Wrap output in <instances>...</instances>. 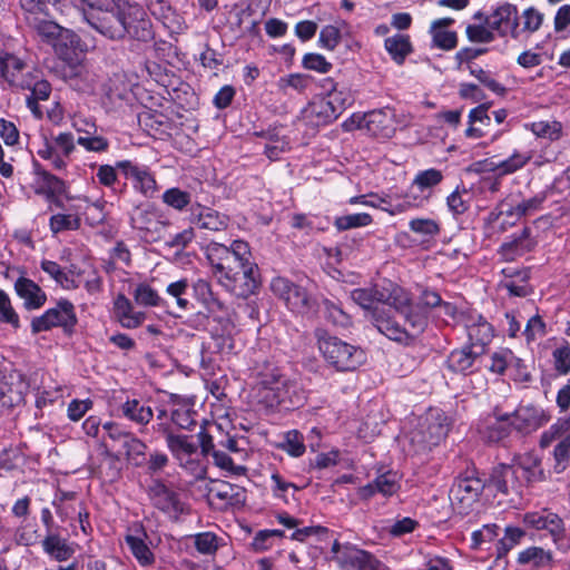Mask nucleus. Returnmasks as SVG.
Wrapping results in <instances>:
<instances>
[{"instance_id":"17","label":"nucleus","mask_w":570,"mask_h":570,"mask_svg":"<svg viewBox=\"0 0 570 570\" xmlns=\"http://www.w3.org/2000/svg\"><path fill=\"white\" fill-rule=\"evenodd\" d=\"M489 487L494 488L498 492L511 497L510 502H514V497H521V482L518 478V470L508 464H499L493 468L489 479Z\"/></svg>"},{"instance_id":"6","label":"nucleus","mask_w":570,"mask_h":570,"mask_svg":"<svg viewBox=\"0 0 570 570\" xmlns=\"http://www.w3.org/2000/svg\"><path fill=\"white\" fill-rule=\"evenodd\" d=\"M50 16H26L28 26L41 41L53 47L56 53L63 60L71 61L67 42L73 45L76 35L48 19Z\"/></svg>"},{"instance_id":"14","label":"nucleus","mask_w":570,"mask_h":570,"mask_svg":"<svg viewBox=\"0 0 570 570\" xmlns=\"http://www.w3.org/2000/svg\"><path fill=\"white\" fill-rule=\"evenodd\" d=\"M116 167L121 170L125 177L132 183L136 191L147 198H154L159 190L157 180L151 170L145 166L130 160L118 161Z\"/></svg>"},{"instance_id":"52","label":"nucleus","mask_w":570,"mask_h":570,"mask_svg":"<svg viewBox=\"0 0 570 570\" xmlns=\"http://www.w3.org/2000/svg\"><path fill=\"white\" fill-rule=\"evenodd\" d=\"M49 227L55 235L65 230H77L80 227V218L72 214H56L50 217Z\"/></svg>"},{"instance_id":"42","label":"nucleus","mask_w":570,"mask_h":570,"mask_svg":"<svg viewBox=\"0 0 570 570\" xmlns=\"http://www.w3.org/2000/svg\"><path fill=\"white\" fill-rule=\"evenodd\" d=\"M384 47L393 60L397 63H402L406 56L412 51L409 36L401 33L386 38L384 41Z\"/></svg>"},{"instance_id":"47","label":"nucleus","mask_w":570,"mask_h":570,"mask_svg":"<svg viewBox=\"0 0 570 570\" xmlns=\"http://www.w3.org/2000/svg\"><path fill=\"white\" fill-rule=\"evenodd\" d=\"M511 428L510 414L500 415L487 426V438L490 442H499L509 435Z\"/></svg>"},{"instance_id":"46","label":"nucleus","mask_w":570,"mask_h":570,"mask_svg":"<svg viewBox=\"0 0 570 570\" xmlns=\"http://www.w3.org/2000/svg\"><path fill=\"white\" fill-rule=\"evenodd\" d=\"M41 269L47 273L50 277H52L57 284H59L65 289H75L78 287L75 279L71 278L61 266L53 261H42Z\"/></svg>"},{"instance_id":"13","label":"nucleus","mask_w":570,"mask_h":570,"mask_svg":"<svg viewBox=\"0 0 570 570\" xmlns=\"http://www.w3.org/2000/svg\"><path fill=\"white\" fill-rule=\"evenodd\" d=\"M566 423H556L544 431L540 439L542 448L550 446L557 442L553 451L554 469L563 471L570 463V433H567Z\"/></svg>"},{"instance_id":"26","label":"nucleus","mask_w":570,"mask_h":570,"mask_svg":"<svg viewBox=\"0 0 570 570\" xmlns=\"http://www.w3.org/2000/svg\"><path fill=\"white\" fill-rule=\"evenodd\" d=\"M14 291L23 299V305L29 311L42 307L47 301V295L42 288L32 279L23 276L16 281Z\"/></svg>"},{"instance_id":"24","label":"nucleus","mask_w":570,"mask_h":570,"mask_svg":"<svg viewBox=\"0 0 570 570\" xmlns=\"http://www.w3.org/2000/svg\"><path fill=\"white\" fill-rule=\"evenodd\" d=\"M130 225L145 234V236L158 235L165 223L159 219L157 212L151 206L136 207L130 215Z\"/></svg>"},{"instance_id":"57","label":"nucleus","mask_w":570,"mask_h":570,"mask_svg":"<svg viewBox=\"0 0 570 570\" xmlns=\"http://www.w3.org/2000/svg\"><path fill=\"white\" fill-rule=\"evenodd\" d=\"M537 137L556 140L561 134V124L558 121H535L525 125Z\"/></svg>"},{"instance_id":"49","label":"nucleus","mask_w":570,"mask_h":570,"mask_svg":"<svg viewBox=\"0 0 570 570\" xmlns=\"http://www.w3.org/2000/svg\"><path fill=\"white\" fill-rule=\"evenodd\" d=\"M328 87V100L341 115L343 110L350 107L354 101V96L348 89L337 90L331 79L326 80Z\"/></svg>"},{"instance_id":"61","label":"nucleus","mask_w":570,"mask_h":570,"mask_svg":"<svg viewBox=\"0 0 570 570\" xmlns=\"http://www.w3.org/2000/svg\"><path fill=\"white\" fill-rule=\"evenodd\" d=\"M134 298L136 303L144 306H158L160 304V296L148 284L141 283L137 285L134 291Z\"/></svg>"},{"instance_id":"1","label":"nucleus","mask_w":570,"mask_h":570,"mask_svg":"<svg viewBox=\"0 0 570 570\" xmlns=\"http://www.w3.org/2000/svg\"><path fill=\"white\" fill-rule=\"evenodd\" d=\"M206 257L214 276L228 292L239 297L255 293L258 287V268L250 261L252 253L246 242L234 240L229 247L210 243L206 247Z\"/></svg>"},{"instance_id":"64","label":"nucleus","mask_w":570,"mask_h":570,"mask_svg":"<svg viewBox=\"0 0 570 570\" xmlns=\"http://www.w3.org/2000/svg\"><path fill=\"white\" fill-rule=\"evenodd\" d=\"M554 370L566 375L570 372V345H564L556 348L552 352Z\"/></svg>"},{"instance_id":"63","label":"nucleus","mask_w":570,"mask_h":570,"mask_svg":"<svg viewBox=\"0 0 570 570\" xmlns=\"http://www.w3.org/2000/svg\"><path fill=\"white\" fill-rule=\"evenodd\" d=\"M466 36L468 39L472 42L478 43H489L492 42L495 38L494 31L484 24H469L466 27Z\"/></svg>"},{"instance_id":"15","label":"nucleus","mask_w":570,"mask_h":570,"mask_svg":"<svg viewBox=\"0 0 570 570\" xmlns=\"http://www.w3.org/2000/svg\"><path fill=\"white\" fill-rule=\"evenodd\" d=\"M147 493L153 505L168 514L169 518L177 519L183 513L184 503L179 493L173 487L160 480H154L148 487Z\"/></svg>"},{"instance_id":"43","label":"nucleus","mask_w":570,"mask_h":570,"mask_svg":"<svg viewBox=\"0 0 570 570\" xmlns=\"http://www.w3.org/2000/svg\"><path fill=\"white\" fill-rule=\"evenodd\" d=\"M256 377L258 384L265 389L276 391L285 375L276 365L269 362H265L264 364L256 367Z\"/></svg>"},{"instance_id":"9","label":"nucleus","mask_w":570,"mask_h":570,"mask_svg":"<svg viewBox=\"0 0 570 570\" xmlns=\"http://www.w3.org/2000/svg\"><path fill=\"white\" fill-rule=\"evenodd\" d=\"M269 287L294 313L306 314L314 307V302L306 289L285 277H274Z\"/></svg>"},{"instance_id":"19","label":"nucleus","mask_w":570,"mask_h":570,"mask_svg":"<svg viewBox=\"0 0 570 570\" xmlns=\"http://www.w3.org/2000/svg\"><path fill=\"white\" fill-rule=\"evenodd\" d=\"M207 495L210 504L218 509L238 505L245 501L244 489L225 481H213Z\"/></svg>"},{"instance_id":"12","label":"nucleus","mask_w":570,"mask_h":570,"mask_svg":"<svg viewBox=\"0 0 570 570\" xmlns=\"http://www.w3.org/2000/svg\"><path fill=\"white\" fill-rule=\"evenodd\" d=\"M484 23L500 37L510 36L518 39L520 36V14L515 4L503 2L484 17Z\"/></svg>"},{"instance_id":"31","label":"nucleus","mask_w":570,"mask_h":570,"mask_svg":"<svg viewBox=\"0 0 570 570\" xmlns=\"http://www.w3.org/2000/svg\"><path fill=\"white\" fill-rule=\"evenodd\" d=\"M115 309L118 321L122 327L136 328L145 320V313L134 312L130 301L122 294H119L115 301Z\"/></svg>"},{"instance_id":"32","label":"nucleus","mask_w":570,"mask_h":570,"mask_svg":"<svg viewBox=\"0 0 570 570\" xmlns=\"http://www.w3.org/2000/svg\"><path fill=\"white\" fill-rule=\"evenodd\" d=\"M400 484L397 482L396 473L386 472L379 475L374 482L366 484L361 489V497L367 499L375 492H380L383 495H392L397 492Z\"/></svg>"},{"instance_id":"21","label":"nucleus","mask_w":570,"mask_h":570,"mask_svg":"<svg viewBox=\"0 0 570 570\" xmlns=\"http://www.w3.org/2000/svg\"><path fill=\"white\" fill-rule=\"evenodd\" d=\"M189 212L190 224L200 229L220 232L226 229L229 223L228 216L200 204L191 205Z\"/></svg>"},{"instance_id":"34","label":"nucleus","mask_w":570,"mask_h":570,"mask_svg":"<svg viewBox=\"0 0 570 570\" xmlns=\"http://www.w3.org/2000/svg\"><path fill=\"white\" fill-rule=\"evenodd\" d=\"M149 538L150 537H125L126 543L131 553L141 566H149L155 561L150 547H155L160 540L157 538V542H154L153 540L146 542Z\"/></svg>"},{"instance_id":"16","label":"nucleus","mask_w":570,"mask_h":570,"mask_svg":"<svg viewBox=\"0 0 570 570\" xmlns=\"http://www.w3.org/2000/svg\"><path fill=\"white\" fill-rule=\"evenodd\" d=\"M122 20L126 28L125 37L129 36L145 42L153 39L151 22L141 7L124 3Z\"/></svg>"},{"instance_id":"8","label":"nucleus","mask_w":570,"mask_h":570,"mask_svg":"<svg viewBox=\"0 0 570 570\" xmlns=\"http://www.w3.org/2000/svg\"><path fill=\"white\" fill-rule=\"evenodd\" d=\"M77 322L73 304L68 299H60L55 307L47 309L41 316L32 318L31 331L33 334H38L60 326L66 333H72Z\"/></svg>"},{"instance_id":"40","label":"nucleus","mask_w":570,"mask_h":570,"mask_svg":"<svg viewBox=\"0 0 570 570\" xmlns=\"http://www.w3.org/2000/svg\"><path fill=\"white\" fill-rule=\"evenodd\" d=\"M121 413L125 417L141 425L149 423L154 416L151 407L136 399L126 401L121 405Z\"/></svg>"},{"instance_id":"38","label":"nucleus","mask_w":570,"mask_h":570,"mask_svg":"<svg viewBox=\"0 0 570 570\" xmlns=\"http://www.w3.org/2000/svg\"><path fill=\"white\" fill-rule=\"evenodd\" d=\"M88 128L83 129L79 127L78 122H75V127L78 131H83L85 136H80L77 142L88 151L102 153L109 147V141L102 136L94 135L96 132L95 124H87Z\"/></svg>"},{"instance_id":"41","label":"nucleus","mask_w":570,"mask_h":570,"mask_svg":"<svg viewBox=\"0 0 570 570\" xmlns=\"http://www.w3.org/2000/svg\"><path fill=\"white\" fill-rule=\"evenodd\" d=\"M544 197L534 196L529 199H523L522 202L512 205L508 203H502L501 214L508 217H515L517 219L530 215L533 212L538 210L543 202Z\"/></svg>"},{"instance_id":"10","label":"nucleus","mask_w":570,"mask_h":570,"mask_svg":"<svg viewBox=\"0 0 570 570\" xmlns=\"http://www.w3.org/2000/svg\"><path fill=\"white\" fill-rule=\"evenodd\" d=\"M335 560L346 570H387L386 566L371 553L351 544H341L337 540L332 547Z\"/></svg>"},{"instance_id":"44","label":"nucleus","mask_w":570,"mask_h":570,"mask_svg":"<svg viewBox=\"0 0 570 570\" xmlns=\"http://www.w3.org/2000/svg\"><path fill=\"white\" fill-rule=\"evenodd\" d=\"M20 89L30 90L29 97L37 100H47L51 94V85L45 79H38L28 73L22 82L19 83Z\"/></svg>"},{"instance_id":"62","label":"nucleus","mask_w":570,"mask_h":570,"mask_svg":"<svg viewBox=\"0 0 570 570\" xmlns=\"http://www.w3.org/2000/svg\"><path fill=\"white\" fill-rule=\"evenodd\" d=\"M443 179L442 171L435 168L422 170L415 176L413 184L424 190L439 185Z\"/></svg>"},{"instance_id":"11","label":"nucleus","mask_w":570,"mask_h":570,"mask_svg":"<svg viewBox=\"0 0 570 570\" xmlns=\"http://www.w3.org/2000/svg\"><path fill=\"white\" fill-rule=\"evenodd\" d=\"M450 430L448 417L440 411L430 412L412 433V441L431 449L445 439Z\"/></svg>"},{"instance_id":"45","label":"nucleus","mask_w":570,"mask_h":570,"mask_svg":"<svg viewBox=\"0 0 570 570\" xmlns=\"http://www.w3.org/2000/svg\"><path fill=\"white\" fill-rule=\"evenodd\" d=\"M122 448L127 460L134 465L141 466L146 462L147 445L134 434L126 436Z\"/></svg>"},{"instance_id":"18","label":"nucleus","mask_w":570,"mask_h":570,"mask_svg":"<svg viewBox=\"0 0 570 570\" xmlns=\"http://www.w3.org/2000/svg\"><path fill=\"white\" fill-rule=\"evenodd\" d=\"M33 171L37 177L36 194L42 195L48 202L55 203L57 206L61 207L62 203L58 200V197L66 193V183L42 168L38 161H33Z\"/></svg>"},{"instance_id":"3","label":"nucleus","mask_w":570,"mask_h":570,"mask_svg":"<svg viewBox=\"0 0 570 570\" xmlns=\"http://www.w3.org/2000/svg\"><path fill=\"white\" fill-rule=\"evenodd\" d=\"M383 294L382 305L393 307L404 320L401 330L405 332L406 337L394 341L409 344L425 331L429 323V313L423 311L420 305H415L411 294L394 283L389 282L383 285Z\"/></svg>"},{"instance_id":"55","label":"nucleus","mask_w":570,"mask_h":570,"mask_svg":"<svg viewBox=\"0 0 570 570\" xmlns=\"http://www.w3.org/2000/svg\"><path fill=\"white\" fill-rule=\"evenodd\" d=\"M161 199L167 206L181 212L190 204V194L180 188L173 187L165 190Z\"/></svg>"},{"instance_id":"39","label":"nucleus","mask_w":570,"mask_h":570,"mask_svg":"<svg viewBox=\"0 0 570 570\" xmlns=\"http://www.w3.org/2000/svg\"><path fill=\"white\" fill-rule=\"evenodd\" d=\"M512 466L518 470V478L521 474L528 482L540 481L543 478L540 460L530 453L521 455L518 463Z\"/></svg>"},{"instance_id":"59","label":"nucleus","mask_w":570,"mask_h":570,"mask_svg":"<svg viewBox=\"0 0 570 570\" xmlns=\"http://www.w3.org/2000/svg\"><path fill=\"white\" fill-rule=\"evenodd\" d=\"M409 228L424 238H433L440 233L439 224L431 218H414L410 220Z\"/></svg>"},{"instance_id":"37","label":"nucleus","mask_w":570,"mask_h":570,"mask_svg":"<svg viewBox=\"0 0 570 570\" xmlns=\"http://www.w3.org/2000/svg\"><path fill=\"white\" fill-rule=\"evenodd\" d=\"M275 392L279 403H288L291 406H301L305 400L298 383L287 377H284Z\"/></svg>"},{"instance_id":"2","label":"nucleus","mask_w":570,"mask_h":570,"mask_svg":"<svg viewBox=\"0 0 570 570\" xmlns=\"http://www.w3.org/2000/svg\"><path fill=\"white\" fill-rule=\"evenodd\" d=\"M350 297L363 309L364 318L381 334L390 340L406 337L405 332L401 330V324L391 316L390 309L382 305L384 301L383 285L354 288L351 291Z\"/></svg>"},{"instance_id":"28","label":"nucleus","mask_w":570,"mask_h":570,"mask_svg":"<svg viewBox=\"0 0 570 570\" xmlns=\"http://www.w3.org/2000/svg\"><path fill=\"white\" fill-rule=\"evenodd\" d=\"M26 68V62L13 53H0V75L12 87L19 88L24 77L21 72Z\"/></svg>"},{"instance_id":"22","label":"nucleus","mask_w":570,"mask_h":570,"mask_svg":"<svg viewBox=\"0 0 570 570\" xmlns=\"http://www.w3.org/2000/svg\"><path fill=\"white\" fill-rule=\"evenodd\" d=\"M26 390L27 384L20 374L0 380V413L21 404Z\"/></svg>"},{"instance_id":"50","label":"nucleus","mask_w":570,"mask_h":570,"mask_svg":"<svg viewBox=\"0 0 570 570\" xmlns=\"http://www.w3.org/2000/svg\"><path fill=\"white\" fill-rule=\"evenodd\" d=\"M279 448L287 452L291 456L298 458L305 452L304 436L297 430H291L285 433Z\"/></svg>"},{"instance_id":"4","label":"nucleus","mask_w":570,"mask_h":570,"mask_svg":"<svg viewBox=\"0 0 570 570\" xmlns=\"http://www.w3.org/2000/svg\"><path fill=\"white\" fill-rule=\"evenodd\" d=\"M315 335L322 355L337 371H354L364 362V352L360 347L331 336L322 328H317Z\"/></svg>"},{"instance_id":"23","label":"nucleus","mask_w":570,"mask_h":570,"mask_svg":"<svg viewBox=\"0 0 570 570\" xmlns=\"http://www.w3.org/2000/svg\"><path fill=\"white\" fill-rule=\"evenodd\" d=\"M523 522L528 529L547 531L549 534H560L564 531L562 519L548 510L525 513Z\"/></svg>"},{"instance_id":"20","label":"nucleus","mask_w":570,"mask_h":570,"mask_svg":"<svg viewBox=\"0 0 570 570\" xmlns=\"http://www.w3.org/2000/svg\"><path fill=\"white\" fill-rule=\"evenodd\" d=\"M464 326L470 342L469 346L481 348L483 354L485 346L494 336L492 325L482 315L470 313L465 317Z\"/></svg>"},{"instance_id":"27","label":"nucleus","mask_w":570,"mask_h":570,"mask_svg":"<svg viewBox=\"0 0 570 570\" xmlns=\"http://www.w3.org/2000/svg\"><path fill=\"white\" fill-rule=\"evenodd\" d=\"M535 245L537 242L531 236V229L529 227H524L519 236H514L511 240L503 243L500 246L499 253L505 261L512 262L531 252Z\"/></svg>"},{"instance_id":"5","label":"nucleus","mask_w":570,"mask_h":570,"mask_svg":"<svg viewBox=\"0 0 570 570\" xmlns=\"http://www.w3.org/2000/svg\"><path fill=\"white\" fill-rule=\"evenodd\" d=\"M487 483L476 470L466 469L454 481L450 490V501L454 511L459 514H469L478 504Z\"/></svg>"},{"instance_id":"29","label":"nucleus","mask_w":570,"mask_h":570,"mask_svg":"<svg viewBox=\"0 0 570 570\" xmlns=\"http://www.w3.org/2000/svg\"><path fill=\"white\" fill-rule=\"evenodd\" d=\"M481 355V348H473L469 345L454 350L448 357V367L453 372L466 373L471 371L475 361Z\"/></svg>"},{"instance_id":"56","label":"nucleus","mask_w":570,"mask_h":570,"mask_svg":"<svg viewBox=\"0 0 570 570\" xmlns=\"http://www.w3.org/2000/svg\"><path fill=\"white\" fill-rule=\"evenodd\" d=\"M365 121L368 130H371L374 135L387 137L392 131V129L386 125L390 122L389 116L381 110L371 111L367 114Z\"/></svg>"},{"instance_id":"7","label":"nucleus","mask_w":570,"mask_h":570,"mask_svg":"<svg viewBox=\"0 0 570 570\" xmlns=\"http://www.w3.org/2000/svg\"><path fill=\"white\" fill-rule=\"evenodd\" d=\"M124 3L95 11H83V20L96 31L110 40L125 38L126 28L122 20Z\"/></svg>"},{"instance_id":"48","label":"nucleus","mask_w":570,"mask_h":570,"mask_svg":"<svg viewBox=\"0 0 570 570\" xmlns=\"http://www.w3.org/2000/svg\"><path fill=\"white\" fill-rule=\"evenodd\" d=\"M372 216L367 213H357L338 216L334 220L337 230H347L352 228L365 227L372 224Z\"/></svg>"},{"instance_id":"25","label":"nucleus","mask_w":570,"mask_h":570,"mask_svg":"<svg viewBox=\"0 0 570 570\" xmlns=\"http://www.w3.org/2000/svg\"><path fill=\"white\" fill-rule=\"evenodd\" d=\"M510 417L512 428L520 433L534 431L547 421L543 413L532 405L518 407Z\"/></svg>"},{"instance_id":"54","label":"nucleus","mask_w":570,"mask_h":570,"mask_svg":"<svg viewBox=\"0 0 570 570\" xmlns=\"http://www.w3.org/2000/svg\"><path fill=\"white\" fill-rule=\"evenodd\" d=\"M512 363H515L519 366L521 365V360L515 357L510 350H500L492 354L489 368L493 373L503 374Z\"/></svg>"},{"instance_id":"36","label":"nucleus","mask_w":570,"mask_h":570,"mask_svg":"<svg viewBox=\"0 0 570 570\" xmlns=\"http://www.w3.org/2000/svg\"><path fill=\"white\" fill-rule=\"evenodd\" d=\"M320 312L334 326L348 327L352 324L351 315L343 309L338 302L328 298L322 299Z\"/></svg>"},{"instance_id":"58","label":"nucleus","mask_w":570,"mask_h":570,"mask_svg":"<svg viewBox=\"0 0 570 570\" xmlns=\"http://www.w3.org/2000/svg\"><path fill=\"white\" fill-rule=\"evenodd\" d=\"M309 114L315 116L318 119V122L323 124L335 120L340 116L328 98L313 102L309 107Z\"/></svg>"},{"instance_id":"30","label":"nucleus","mask_w":570,"mask_h":570,"mask_svg":"<svg viewBox=\"0 0 570 570\" xmlns=\"http://www.w3.org/2000/svg\"><path fill=\"white\" fill-rule=\"evenodd\" d=\"M165 435L168 449L179 462L197 452L198 444L193 441L191 436L174 434L167 430H165Z\"/></svg>"},{"instance_id":"51","label":"nucleus","mask_w":570,"mask_h":570,"mask_svg":"<svg viewBox=\"0 0 570 570\" xmlns=\"http://www.w3.org/2000/svg\"><path fill=\"white\" fill-rule=\"evenodd\" d=\"M550 561L551 554L538 547L528 548L521 551L518 556V562L520 564L531 563L534 567H543L549 564Z\"/></svg>"},{"instance_id":"35","label":"nucleus","mask_w":570,"mask_h":570,"mask_svg":"<svg viewBox=\"0 0 570 570\" xmlns=\"http://www.w3.org/2000/svg\"><path fill=\"white\" fill-rule=\"evenodd\" d=\"M193 289L196 298L205 305L208 313L225 312V304L214 294L212 285L207 281L197 279Z\"/></svg>"},{"instance_id":"60","label":"nucleus","mask_w":570,"mask_h":570,"mask_svg":"<svg viewBox=\"0 0 570 570\" xmlns=\"http://www.w3.org/2000/svg\"><path fill=\"white\" fill-rule=\"evenodd\" d=\"M520 18L522 19V28L520 29V33H534L541 28L544 16L534 7H529L523 10Z\"/></svg>"},{"instance_id":"33","label":"nucleus","mask_w":570,"mask_h":570,"mask_svg":"<svg viewBox=\"0 0 570 570\" xmlns=\"http://www.w3.org/2000/svg\"><path fill=\"white\" fill-rule=\"evenodd\" d=\"M42 547L57 561L68 560L77 550V544L69 542L65 537H45Z\"/></svg>"},{"instance_id":"53","label":"nucleus","mask_w":570,"mask_h":570,"mask_svg":"<svg viewBox=\"0 0 570 570\" xmlns=\"http://www.w3.org/2000/svg\"><path fill=\"white\" fill-rule=\"evenodd\" d=\"M532 156L529 153L514 151L509 158L499 163V176L513 174L523 168Z\"/></svg>"}]
</instances>
